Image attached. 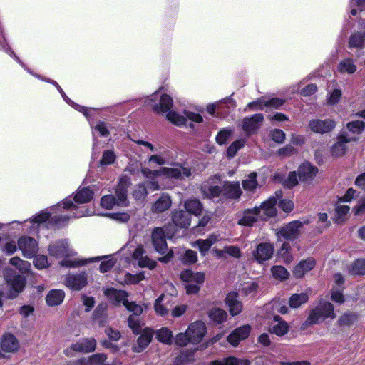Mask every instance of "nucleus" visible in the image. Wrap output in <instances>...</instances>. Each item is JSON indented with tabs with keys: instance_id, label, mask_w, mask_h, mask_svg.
<instances>
[{
	"instance_id": "nucleus-10",
	"label": "nucleus",
	"mask_w": 365,
	"mask_h": 365,
	"mask_svg": "<svg viewBox=\"0 0 365 365\" xmlns=\"http://www.w3.org/2000/svg\"><path fill=\"white\" fill-rule=\"evenodd\" d=\"M308 221H292L287 225L282 226L280 229L276 230L278 240L280 237H283L287 240H294L297 239L302 234V229L305 224H308Z\"/></svg>"
},
{
	"instance_id": "nucleus-22",
	"label": "nucleus",
	"mask_w": 365,
	"mask_h": 365,
	"mask_svg": "<svg viewBox=\"0 0 365 365\" xmlns=\"http://www.w3.org/2000/svg\"><path fill=\"white\" fill-rule=\"evenodd\" d=\"M242 193L239 182H225L222 185V197L228 199H239Z\"/></svg>"
},
{
	"instance_id": "nucleus-47",
	"label": "nucleus",
	"mask_w": 365,
	"mask_h": 365,
	"mask_svg": "<svg viewBox=\"0 0 365 365\" xmlns=\"http://www.w3.org/2000/svg\"><path fill=\"white\" fill-rule=\"evenodd\" d=\"M365 46V34L362 35L359 33L354 34L349 39V47L362 48Z\"/></svg>"
},
{
	"instance_id": "nucleus-5",
	"label": "nucleus",
	"mask_w": 365,
	"mask_h": 365,
	"mask_svg": "<svg viewBox=\"0 0 365 365\" xmlns=\"http://www.w3.org/2000/svg\"><path fill=\"white\" fill-rule=\"evenodd\" d=\"M335 317L333 304L331 302L321 300L317 306L310 311L302 327L306 329L308 326L320 324L327 318L334 319Z\"/></svg>"
},
{
	"instance_id": "nucleus-32",
	"label": "nucleus",
	"mask_w": 365,
	"mask_h": 365,
	"mask_svg": "<svg viewBox=\"0 0 365 365\" xmlns=\"http://www.w3.org/2000/svg\"><path fill=\"white\" fill-rule=\"evenodd\" d=\"M288 330L287 323L282 320L279 316H275L269 328L270 332L277 336H284Z\"/></svg>"
},
{
	"instance_id": "nucleus-52",
	"label": "nucleus",
	"mask_w": 365,
	"mask_h": 365,
	"mask_svg": "<svg viewBox=\"0 0 365 365\" xmlns=\"http://www.w3.org/2000/svg\"><path fill=\"white\" fill-rule=\"evenodd\" d=\"M182 262L186 264H194L197 261V255L195 251L187 250L182 256Z\"/></svg>"
},
{
	"instance_id": "nucleus-7",
	"label": "nucleus",
	"mask_w": 365,
	"mask_h": 365,
	"mask_svg": "<svg viewBox=\"0 0 365 365\" xmlns=\"http://www.w3.org/2000/svg\"><path fill=\"white\" fill-rule=\"evenodd\" d=\"M176 230L172 225L165 227H156L152 232V243L155 250L160 254H165L168 250L166 238H170Z\"/></svg>"
},
{
	"instance_id": "nucleus-14",
	"label": "nucleus",
	"mask_w": 365,
	"mask_h": 365,
	"mask_svg": "<svg viewBox=\"0 0 365 365\" xmlns=\"http://www.w3.org/2000/svg\"><path fill=\"white\" fill-rule=\"evenodd\" d=\"M282 197V192L281 190H278L275 192L274 196L270 197L268 200L262 203L259 208L260 209V214L264 216L262 220L274 217L276 215L277 208L275 205L277 202Z\"/></svg>"
},
{
	"instance_id": "nucleus-36",
	"label": "nucleus",
	"mask_w": 365,
	"mask_h": 365,
	"mask_svg": "<svg viewBox=\"0 0 365 365\" xmlns=\"http://www.w3.org/2000/svg\"><path fill=\"white\" fill-rule=\"evenodd\" d=\"M358 319L356 314L347 312L341 315L337 320V324L340 327H350Z\"/></svg>"
},
{
	"instance_id": "nucleus-2",
	"label": "nucleus",
	"mask_w": 365,
	"mask_h": 365,
	"mask_svg": "<svg viewBox=\"0 0 365 365\" xmlns=\"http://www.w3.org/2000/svg\"><path fill=\"white\" fill-rule=\"evenodd\" d=\"M48 253L51 256L56 258L64 257L60 262V265L62 267L76 268L85 266L91 262V258H69L74 256L76 252L70 247L68 241L66 240L51 243L48 247Z\"/></svg>"
},
{
	"instance_id": "nucleus-63",
	"label": "nucleus",
	"mask_w": 365,
	"mask_h": 365,
	"mask_svg": "<svg viewBox=\"0 0 365 365\" xmlns=\"http://www.w3.org/2000/svg\"><path fill=\"white\" fill-rule=\"evenodd\" d=\"M351 6L352 7L351 10V14L353 16H356L358 13V10L354 8V6H357L361 11L365 8V0H351Z\"/></svg>"
},
{
	"instance_id": "nucleus-20",
	"label": "nucleus",
	"mask_w": 365,
	"mask_h": 365,
	"mask_svg": "<svg viewBox=\"0 0 365 365\" xmlns=\"http://www.w3.org/2000/svg\"><path fill=\"white\" fill-rule=\"evenodd\" d=\"M171 205L172 200L170 195L168 193H162L152 204L150 211L155 214L162 213L169 210Z\"/></svg>"
},
{
	"instance_id": "nucleus-33",
	"label": "nucleus",
	"mask_w": 365,
	"mask_h": 365,
	"mask_svg": "<svg viewBox=\"0 0 365 365\" xmlns=\"http://www.w3.org/2000/svg\"><path fill=\"white\" fill-rule=\"evenodd\" d=\"M350 207L348 205L338 203L335 207L334 221L338 224L344 222L349 216Z\"/></svg>"
},
{
	"instance_id": "nucleus-62",
	"label": "nucleus",
	"mask_w": 365,
	"mask_h": 365,
	"mask_svg": "<svg viewBox=\"0 0 365 365\" xmlns=\"http://www.w3.org/2000/svg\"><path fill=\"white\" fill-rule=\"evenodd\" d=\"M138 265L141 267H148L152 269L156 267V262L151 260L147 256H143L139 260H138Z\"/></svg>"
},
{
	"instance_id": "nucleus-39",
	"label": "nucleus",
	"mask_w": 365,
	"mask_h": 365,
	"mask_svg": "<svg viewBox=\"0 0 365 365\" xmlns=\"http://www.w3.org/2000/svg\"><path fill=\"white\" fill-rule=\"evenodd\" d=\"M277 255L286 264L291 263L294 259L291 252V246L289 242H283L280 249L278 250Z\"/></svg>"
},
{
	"instance_id": "nucleus-64",
	"label": "nucleus",
	"mask_w": 365,
	"mask_h": 365,
	"mask_svg": "<svg viewBox=\"0 0 365 365\" xmlns=\"http://www.w3.org/2000/svg\"><path fill=\"white\" fill-rule=\"evenodd\" d=\"M190 342V339L187 334V331L185 333H179L176 335L175 343L178 346H185Z\"/></svg>"
},
{
	"instance_id": "nucleus-1",
	"label": "nucleus",
	"mask_w": 365,
	"mask_h": 365,
	"mask_svg": "<svg viewBox=\"0 0 365 365\" xmlns=\"http://www.w3.org/2000/svg\"><path fill=\"white\" fill-rule=\"evenodd\" d=\"M50 210V212L43 210L31 220L24 221L23 230L33 232L50 217V223L61 227L66 224L71 217H81L89 215V210L86 206L76 205L70 198H66L63 202L51 207Z\"/></svg>"
},
{
	"instance_id": "nucleus-27",
	"label": "nucleus",
	"mask_w": 365,
	"mask_h": 365,
	"mask_svg": "<svg viewBox=\"0 0 365 365\" xmlns=\"http://www.w3.org/2000/svg\"><path fill=\"white\" fill-rule=\"evenodd\" d=\"M262 114L257 113L249 118H245L242 120V129L247 133H251L256 130L260 126L263 121Z\"/></svg>"
},
{
	"instance_id": "nucleus-25",
	"label": "nucleus",
	"mask_w": 365,
	"mask_h": 365,
	"mask_svg": "<svg viewBox=\"0 0 365 365\" xmlns=\"http://www.w3.org/2000/svg\"><path fill=\"white\" fill-rule=\"evenodd\" d=\"M171 220L175 227L186 228L190 225L191 217L186 211L176 210L173 212Z\"/></svg>"
},
{
	"instance_id": "nucleus-30",
	"label": "nucleus",
	"mask_w": 365,
	"mask_h": 365,
	"mask_svg": "<svg viewBox=\"0 0 365 365\" xmlns=\"http://www.w3.org/2000/svg\"><path fill=\"white\" fill-rule=\"evenodd\" d=\"M219 240V236L210 235L206 239H200L193 243V246H197L202 255H205L211 246Z\"/></svg>"
},
{
	"instance_id": "nucleus-41",
	"label": "nucleus",
	"mask_w": 365,
	"mask_h": 365,
	"mask_svg": "<svg viewBox=\"0 0 365 365\" xmlns=\"http://www.w3.org/2000/svg\"><path fill=\"white\" fill-rule=\"evenodd\" d=\"M308 299L309 297L306 293L293 294L289 298V304L292 308H298L302 304H305Z\"/></svg>"
},
{
	"instance_id": "nucleus-59",
	"label": "nucleus",
	"mask_w": 365,
	"mask_h": 365,
	"mask_svg": "<svg viewBox=\"0 0 365 365\" xmlns=\"http://www.w3.org/2000/svg\"><path fill=\"white\" fill-rule=\"evenodd\" d=\"M257 289V284L254 282H247L242 285V292L245 295H249L256 292Z\"/></svg>"
},
{
	"instance_id": "nucleus-15",
	"label": "nucleus",
	"mask_w": 365,
	"mask_h": 365,
	"mask_svg": "<svg viewBox=\"0 0 365 365\" xmlns=\"http://www.w3.org/2000/svg\"><path fill=\"white\" fill-rule=\"evenodd\" d=\"M357 139L358 137L351 136L348 133L342 131L338 136L337 142L334 143L331 148V154L336 157L344 155L346 151V144L351 141H355Z\"/></svg>"
},
{
	"instance_id": "nucleus-51",
	"label": "nucleus",
	"mask_w": 365,
	"mask_h": 365,
	"mask_svg": "<svg viewBox=\"0 0 365 365\" xmlns=\"http://www.w3.org/2000/svg\"><path fill=\"white\" fill-rule=\"evenodd\" d=\"M142 174L147 179L155 180L158 177L163 175L162 168L160 170H150L147 168H143L141 169Z\"/></svg>"
},
{
	"instance_id": "nucleus-23",
	"label": "nucleus",
	"mask_w": 365,
	"mask_h": 365,
	"mask_svg": "<svg viewBox=\"0 0 365 365\" xmlns=\"http://www.w3.org/2000/svg\"><path fill=\"white\" fill-rule=\"evenodd\" d=\"M250 327L248 325L242 326L235 329L228 336L227 341L232 346H237L240 341L245 340L250 334Z\"/></svg>"
},
{
	"instance_id": "nucleus-19",
	"label": "nucleus",
	"mask_w": 365,
	"mask_h": 365,
	"mask_svg": "<svg viewBox=\"0 0 365 365\" xmlns=\"http://www.w3.org/2000/svg\"><path fill=\"white\" fill-rule=\"evenodd\" d=\"M318 169L309 163L302 164L298 169V176L302 182L309 184L317 175Z\"/></svg>"
},
{
	"instance_id": "nucleus-42",
	"label": "nucleus",
	"mask_w": 365,
	"mask_h": 365,
	"mask_svg": "<svg viewBox=\"0 0 365 365\" xmlns=\"http://www.w3.org/2000/svg\"><path fill=\"white\" fill-rule=\"evenodd\" d=\"M91 190L89 187L81 188L73 197L75 203L84 204L90 201Z\"/></svg>"
},
{
	"instance_id": "nucleus-61",
	"label": "nucleus",
	"mask_w": 365,
	"mask_h": 365,
	"mask_svg": "<svg viewBox=\"0 0 365 365\" xmlns=\"http://www.w3.org/2000/svg\"><path fill=\"white\" fill-rule=\"evenodd\" d=\"M270 135L272 139L277 143H282L285 140L284 132L279 129H274L272 130Z\"/></svg>"
},
{
	"instance_id": "nucleus-40",
	"label": "nucleus",
	"mask_w": 365,
	"mask_h": 365,
	"mask_svg": "<svg viewBox=\"0 0 365 365\" xmlns=\"http://www.w3.org/2000/svg\"><path fill=\"white\" fill-rule=\"evenodd\" d=\"M338 71L341 73L352 74L356 71V66L352 59H344L339 62Z\"/></svg>"
},
{
	"instance_id": "nucleus-8",
	"label": "nucleus",
	"mask_w": 365,
	"mask_h": 365,
	"mask_svg": "<svg viewBox=\"0 0 365 365\" xmlns=\"http://www.w3.org/2000/svg\"><path fill=\"white\" fill-rule=\"evenodd\" d=\"M181 279L186 283L185 288L189 294H197L200 289V284L205 281L203 272H194L190 269H185L180 274Z\"/></svg>"
},
{
	"instance_id": "nucleus-57",
	"label": "nucleus",
	"mask_w": 365,
	"mask_h": 365,
	"mask_svg": "<svg viewBox=\"0 0 365 365\" xmlns=\"http://www.w3.org/2000/svg\"><path fill=\"white\" fill-rule=\"evenodd\" d=\"M232 133V131L230 129H222L217 133L216 136V142L219 145L225 144L231 135Z\"/></svg>"
},
{
	"instance_id": "nucleus-17",
	"label": "nucleus",
	"mask_w": 365,
	"mask_h": 365,
	"mask_svg": "<svg viewBox=\"0 0 365 365\" xmlns=\"http://www.w3.org/2000/svg\"><path fill=\"white\" fill-rule=\"evenodd\" d=\"M262 218H264V216L260 214V209L255 207L245 210L242 217L238 221V224L243 226H252L258 220H262Z\"/></svg>"
},
{
	"instance_id": "nucleus-9",
	"label": "nucleus",
	"mask_w": 365,
	"mask_h": 365,
	"mask_svg": "<svg viewBox=\"0 0 365 365\" xmlns=\"http://www.w3.org/2000/svg\"><path fill=\"white\" fill-rule=\"evenodd\" d=\"M4 279L9 287V298L16 297L23 291L26 285L25 278L17 274L11 269H8L6 272Z\"/></svg>"
},
{
	"instance_id": "nucleus-29",
	"label": "nucleus",
	"mask_w": 365,
	"mask_h": 365,
	"mask_svg": "<svg viewBox=\"0 0 365 365\" xmlns=\"http://www.w3.org/2000/svg\"><path fill=\"white\" fill-rule=\"evenodd\" d=\"M1 347L4 351L16 352L19 350V344L13 334H6L3 336Z\"/></svg>"
},
{
	"instance_id": "nucleus-4",
	"label": "nucleus",
	"mask_w": 365,
	"mask_h": 365,
	"mask_svg": "<svg viewBox=\"0 0 365 365\" xmlns=\"http://www.w3.org/2000/svg\"><path fill=\"white\" fill-rule=\"evenodd\" d=\"M130 185V178L126 175H123L119 179L118 184L115 191L116 198L111 195L103 196L101 200V206L106 209H111L115 205L127 207L128 205L127 189Z\"/></svg>"
},
{
	"instance_id": "nucleus-16",
	"label": "nucleus",
	"mask_w": 365,
	"mask_h": 365,
	"mask_svg": "<svg viewBox=\"0 0 365 365\" xmlns=\"http://www.w3.org/2000/svg\"><path fill=\"white\" fill-rule=\"evenodd\" d=\"M336 126V123L331 119H313L309 123L310 130L317 133H327L331 131Z\"/></svg>"
},
{
	"instance_id": "nucleus-6",
	"label": "nucleus",
	"mask_w": 365,
	"mask_h": 365,
	"mask_svg": "<svg viewBox=\"0 0 365 365\" xmlns=\"http://www.w3.org/2000/svg\"><path fill=\"white\" fill-rule=\"evenodd\" d=\"M103 293L114 305L120 306L123 304L128 311L132 312L135 315L138 316L142 314V307L133 302H129L126 292L113 288H107L104 289Z\"/></svg>"
},
{
	"instance_id": "nucleus-58",
	"label": "nucleus",
	"mask_w": 365,
	"mask_h": 365,
	"mask_svg": "<svg viewBox=\"0 0 365 365\" xmlns=\"http://www.w3.org/2000/svg\"><path fill=\"white\" fill-rule=\"evenodd\" d=\"M146 187L143 184L137 185L133 190V195L135 199L140 200L144 198L147 195Z\"/></svg>"
},
{
	"instance_id": "nucleus-12",
	"label": "nucleus",
	"mask_w": 365,
	"mask_h": 365,
	"mask_svg": "<svg viewBox=\"0 0 365 365\" xmlns=\"http://www.w3.org/2000/svg\"><path fill=\"white\" fill-rule=\"evenodd\" d=\"M18 248L24 257L31 259L38 252V243L31 237L22 236L18 240Z\"/></svg>"
},
{
	"instance_id": "nucleus-18",
	"label": "nucleus",
	"mask_w": 365,
	"mask_h": 365,
	"mask_svg": "<svg viewBox=\"0 0 365 365\" xmlns=\"http://www.w3.org/2000/svg\"><path fill=\"white\" fill-rule=\"evenodd\" d=\"M274 253V247L268 242L260 243L253 252L255 259L259 262L267 261L271 259Z\"/></svg>"
},
{
	"instance_id": "nucleus-54",
	"label": "nucleus",
	"mask_w": 365,
	"mask_h": 365,
	"mask_svg": "<svg viewBox=\"0 0 365 365\" xmlns=\"http://www.w3.org/2000/svg\"><path fill=\"white\" fill-rule=\"evenodd\" d=\"M34 265L38 269L47 268L49 266L47 257L43 255H36L34 259Z\"/></svg>"
},
{
	"instance_id": "nucleus-48",
	"label": "nucleus",
	"mask_w": 365,
	"mask_h": 365,
	"mask_svg": "<svg viewBox=\"0 0 365 365\" xmlns=\"http://www.w3.org/2000/svg\"><path fill=\"white\" fill-rule=\"evenodd\" d=\"M165 295L161 294L156 300L154 304V309L155 312L160 316H165L169 312V309L166 304L163 303Z\"/></svg>"
},
{
	"instance_id": "nucleus-3",
	"label": "nucleus",
	"mask_w": 365,
	"mask_h": 365,
	"mask_svg": "<svg viewBox=\"0 0 365 365\" xmlns=\"http://www.w3.org/2000/svg\"><path fill=\"white\" fill-rule=\"evenodd\" d=\"M157 94L155 93L150 96L146 100L145 103L147 105L152 106L153 111L157 113H167V119L176 125H181L185 124L186 119L183 116L178 114L173 110H170L173 106L172 98L167 95H162L159 99V103H155L157 99Z\"/></svg>"
},
{
	"instance_id": "nucleus-24",
	"label": "nucleus",
	"mask_w": 365,
	"mask_h": 365,
	"mask_svg": "<svg viewBox=\"0 0 365 365\" xmlns=\"http://www.w3.org/2000/svg\"><path fill=\"white\" fill-rule=\"evenodd\" d=\"M225 303L229 308L231 315H238L242 310V304L238 300V294L231 292L227 294L225 298Z\"/></svg>"
},
{
	"instance_id": "nucleus-60",
	"label": "nucleus",
	"mask_w": 365,
	"mask_h": 365,
	"mask_svg": "<svg viewBox=\"0 0 365 365\" xmlns=\"http://www.w3.org/2000/svg\"><path fill=\"white\" fill-rule=\"evenodd\" d=\"M95 129L102 137H108L110 135L109 127L104 122H98Z\"/></svg>"
},
{
	"instance_id": "nucleus-55",
	"label": "nucleus",
	"mask_w": 365,
	"mask_h": 365,
	"mask_svg": "<svg viewBox=\"0 0 365 365\" xmlns=\"http://www.w3.org/2000/svg\"><path fill=\"white\" fill-rule=\"evenodd\" d=\"M204 194L210 198H214L219 197L220 195L222 196V187H220L219 186H210L207 188H205Z\"/></svg>"
},
{
	"instance_id": "nucleus-53",
	"label": "nucleus",
	"mask_w": 365,
	"mask_h": 365,
	"mask_svg": "<svg viewBox=\"0 0 365 365\" xmlns=\"http://www.w3.org/2000/svg\"><path fill=\"white\" fill-rule=\"evenodd\" d=\"M115 158L116 155L113 150H106L103 152L100 164L101 165H111L115 162Z\"/></svg>"
},
{
	"instance_id": "nucleus-34",
	"label": "nucleus",
	"mask_w": 365,
	"mask_h": 365,
	"mask_svg": "<svg viewBox=\"0 0 365 365\" xmlns=\"http://www.w3.org/2000/svg\"><path fill=\"white\" fill-rule=\"evenodd\" d=\"M64 297V292L61 289L51 290L46 296V303L51 307L59 305L63 302Z\"/></svg>"
},
{
	"instance_id": "nucleus-28",
	"label": "nucleus",
	"mask_w": 365,
	"mask_h": 365,
	"mask_svg": "<svg viewBox=\"0 0 365 365\" xmlns=\"http://www.w3.org/2000/svg\"><path fill=\"white\" fill-rule=\"evenodd\" d=\"M152 338V330L148 328L145 329L138 339L137 345L133 346V351L139 353L143 351L149 345Z\"/></svg>"
},
{
	"instance_id": "nucleus-43",
	"label": "nucleus",
	"mask_w": 365,
	"mask_h": 365,
	"mask_svg": "<svg viewBox=\"0 0 365 365\" xmlns=\"http://www.w3.org/2000/svg\"><path fill=\"white\" fill-rule=\"evenodd\" d=\"M157 339L165 344H171L173 341V333L167 327H163L156 331Z\"/></svg>"
},
{
	"instance_id": "nucleus-50",
	"label": "nucleus",
	"mask_w": 365,
	"mask_h": 365,
	"mask_svg": "<svg viewBox=\"0 0 365 365\" xmlns=\"http://www.w3.org/2000/svg\"><path fill=\"white\" fill-rule=\"evenodd\" d=\"M273 277L280 280L287 279L289 277L288 271L282 266L276 265L271 269Z\"/></svg>"
},
{
	"instance_id": "nucleus-49",
	"label": "nucleus",
	"mask_w": 365,
	"mask_h": 365,
	"mask_svg": "<svg viewBox=\"0 0 365 365\" xmlns=\"http://www.w3.org/2000/svg\"><path fill=\"white\" fill-rule=\"evenodd\" d=\"M72 349L75 351L88 353L91 351V341L89 339H83L72 344Z\"/></svg>"
},
{
	"instance_id": "nucleus-21",
	"label": "nucleus",
	"mask_w": 365,
	"mask_h": 365,
	"mask_svg": "<svg viewBox=\"0 0 365 365\" xmlns=\"http://www.w3.org/2000/svg\"><path fill=\"white\" fill-rule=\"evenodd\" d=\"M284 101L285 100L279 98H272L269 100H265L264 98H260L255 101L249 103L247 104V107L250 108L257 107V108L259 110H262L264 106L279 108L284 104Z\"/></svg>"
},
{
	"instance_id": "nucleus-31",
	"label": "nucleus",
	"mask_w": 365,
	"mask_h": 365,
	"mask_svg": "<svg viewBox=\"0 0 365 365\" xmlns=\"http://www.w3.org/2000/svg\"><path fill=\"white\" fill-rule=\"evenodd\" d=\"M316 262L312 258H308L300 262L294 268L293 274L297 278L302 277L307 272L312 270Z\"/></svg>"
},
{
	"instance_id": "nucleus-13",
	"label": "nucleus",
	"mask_w": 365,
	"mask_h": 365,
	"mask_svg": "<svg viewBox=\"0 0 365 365\" xmlns=\"http://www.w3.org/2000/svg\"><path fill=\"white\" fill-rule=\"evenodd\" d=\"M187 334L190 342L196 344L200 343L206 334L207 329L205 324L201 321H196L191 323L187 330Z\"/></svg>"
},
{
	"instance_id": "nucleus-45",
	"label": "nucleus",
	"mask_w": 365,
	"mask_h": 365,
	"mask_svg": "<svg viewBox=\"0 0 365 365\" xmlns=\"http://www.w3.org/2000/svg\"><path fill=\"white\" fill-rule=\"evenodd\" d=\"M348 129V133L351 136H356L360 134L365 128V123L363 121H354L351 123H349L346 125Z\"/></svg>"
},
{
	"instance_id": "nucleus-35",
	"label": "nucleus",
	"mask_w": 365,
	"mask_h": 365,
	"mask_svg": "<svg viewBox=\"0 0 365 365\" xmlns=\"http://www.w3.org/2000/svg\"><path fill=\"white\" fill-rule=\"evenodd\" d=\"M52 83H53L59 91L60 93L61 94L63 98L64 101L68 103L70 106L73 107L77 110L83 113L84 116L87 118V120L89 121V113H90V109L88 108H84L83 106H81L79 105H77L73 101H72L63 92L62 88L59 86V85L56 81H52Z\"/></svg>"
},
{
	"instance_id": "nucleus-56",
	"label": "nucleus",
	"mask_w": 365,
	"mask_h": 365,
	"mask_svg": "<svg viewBox=\"0 0 365 365\" xmlns=\"http://www.w3.org/2000/svg\"><path fill=\"white\" fill-rule=\"evenodd\" d=\"M245 145V142L243 140H239L233 142L227 148V154L230 158H232L235 155L237 150L242 148Z\"/></svg>"
},
{
	"instance_id": "nucleus-38",
	"label": "nucleus",
	"mask_w": 365,
	"mask_h": 365,
	"mask_svg": "<svg viewBox=\"0 0 365 365\" xmlns=\"http://www.w3.org/2000/svg\"><path fill=\"white\" fill-rule=\"evenodd\" d=\"M256 178L257 173L255 172L247 175L242 182V188L245 191L254 192L259 186Z\"/></svg>"
},
{
	"instance_id": "nucleus-11",
	"label": "nucleus",
	"mask_w": 365,
	"mask_h": 365,
	"mask_svg": "<svg viewBox=\"0 0 365 365\" xmlns=\"http://www.w3.org/2000/svg\"><path fill=\"white\" fill-rule=\"evenodd\" d=\"M163 175L167 178L183 180L190 178L192 175V170L190 167H185L182 164L176 163L172 167H163Z\"/></svg>"
},
{
	"instance_id": "nucleus-37",
	"label": "nucleus",
	"mask_w": 365,
	"mask_h": 365,
	"mask_svg": "<svg viewBox=\"0 0 365 365\" xmlns=\"http://www.w3.org/2000/svg\"><path fill=\"white\" fill-rule=\"evenodd\" d=\"M186 212L190 215L191 214L198 216L202 213V206L200 202L197 200H189L184 203Z\"/></svg>"
},
{
	"instance_id": "nucleus-46",
	"label": "nucleus",
	"mask_w": 365,
	"mask_h": 365,
	"mask_svg": "<svg viewBox=\"0 0 365 365\" xmlns=\"http://www.w3.org/2000/svg\"><path fill=\"white\" fill-rule=\"evenodd\" d=\"M209 317L211 320L217 324L223 322L227 317V312L220 308H213L209 312Z\"/></svg>"
},
{
	"instance_id": "nucleus-26",
	"label": "nucleus",
	"mask_w": 365,
	"mask_h": 365,
	"mask_svg": "<svg viewBox=\"0 0 365 365\" xmlns=\"http://www.w3.org/2000/svg\"><path fill=\"white\" fill-rule=\"evenodd\" d=\"M86 283L87 279L84 274L68 275L64 281V284L66 287L76 291L82 289Z\"/></svg>"
},
{
	"instance_id": "nucleus-44",
	"label": "nucleus",
	"mask_w": 365,
	"mask_h": 365,
	"mask_svg": "<svg viewBox=\"0 0 365 365\" xmlns=\"http://www.w3.org/2000/svg\"><path fill=\"white\" fill-rule=\"evenodd\" d=\"M349 272L352 275H364L365 274V259H360L356 260L351 264Z\"/></svg>"
}]
</instances>
